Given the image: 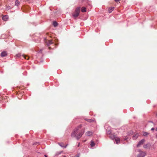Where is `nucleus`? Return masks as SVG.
<instances>
[{
	"instance_id": "nucleus-9",
	"label": "nucleus",
	"mask_w": 157,
	"mask_h": 157,
	"mask_svg": "<svg viewBox=\"0 0 157 157\" xmlns=\"http://www.w3.org/2000/svg\"><path fill=\"white\" fill-rule=\"evenodd\" d=\"M139 136V134L138 133H136L133 136L132 138L133 140H136L138 138Z\"/></svg>"
},
{
	"instance_id": "nucleus-23",
	"label": "nucleus",
	"mask_w": 157,
	"mask_h": 157,
	"mask_svg": "<svg viewBox=\"0 0 157 157\" xmlns=\"http://www.w3.org/2000/svg\"><path fill=\"white\" fill-rule=\"evenodd\" d=\"M154 129H155V128H152L151 129V130H154Z\"/></svg>"
},
{
	"instance_id": "nucleus-8",
	"label": "nucleus",
	"mask_w": 157,
	"mask_h": 157,
	"mask_svg": "<svg viewBox=\"0 0 157 157\" xmlns=\"http://www.w3.org/2000/svg\"><path fill=\"white\" fill-rule=\"evenodd\" d=\"M150 146V144L149 143H148L144 145L143 146V147L144 148H147L148 147H149Z\"/></svg>"
},
{
	"instance_id": "nucleus-20",
	"label": "nucleus",
	"mask_w": 157,
	"mask_h": 157,
	"mask_svg": "<svg viewBox=\"0 0 157 157\" xmlns=\"http://www.w3.org/2000/svg\"><path fill=\"white\" fill-rule=\"evenodd\" d=\"M21 54L20 53L16 54V56L17 57H19L21 56Z\"/></svg>"
},
{
	"instance_id": "nucleus-28",
	"label": "nucleus",
	"mask_w": 157,
	"mask_h": 157,
	"mask_svg": "<svg viewBox=\"0 0 157 157\" xmlns=\"http://www.w3.org/2000/svg\"><path fill=\"white\" fill-rule=\"evenodd\" d=\"M44 156L45 157H48V156H47V155H45Z\"/></svg>"
},
{
	"instance_id": "nucleus-13",
	"label": "nucleus",
	"mask_w": 157,
	"mask_h": 157,
	"mask_svg": "<svg viewBox=\"0 0 157 157\" xmlns=\"http://www.w3.org/2000/svg\"><path fill=\"white\" fill-rule=\"evenodd\" d=\"M85 120L87 121V122H92L93 121H94V120H92L91 119H85Z\"/></svg>"
},
{
	"instance_id": "nucleus-29",
	"label": "nucleus",
	"mask_w": 157,
	"mask_h": 157,
	"mask_svg": "<svg viewBox=\"0 0 157 157\" xmlns=\"http://www.w3.org/2000/svg\"><path fill=\"white\" fill-rule=\"evenodd\" d=\"M155 130H156V131H157V127L156 128V129Z\"/></svg>"
},
{
	"instance_id": "nucleus-24",
	"label": "nucleus",
	"mask_w": 157,
	"mask_h": 157,
	"mask_svg": "<svg viewBox=\"0 0 157 157\" xmlns=\"http://www.w3.org/2000/svg\"><path fill=\"white\" fill-rule=\"evenodd\" d=\"M79 145H80V143H78V147H79Z\"/></svg>"
},
{
	"instance_id": "nucleus-12",
	"label": "nucleus",
	"mask_w": 157,
	"mask_h": 157,
	"mask_svg": "<svg viewBox=\"0 0 157 157\" xmlns=\"http://www.w3.org/2000/svg\"><path fill=\"white\" fill-rule=\"evenodd\" d=\"M53 42L52 40H49L48 41L47 44L48 46H49L50 44H52Z\"/></svg>"
},
{
	"instance_id": "nucleus-25",
	"label": "nucleus",
	"mask_w": 157,
	"mask_h": 157,
	"mask_svg": "<svg viewBox=\"0 0 157 157\" xmlns=\"http://www.w3.org/2000/svg\"><path fill=\"white\" fill-rule=\"evenodd\" d=\"M59 144V145H60L61 147H63V146L62 145H61L60 144Z\"/></svg>"
},
{
	"instance_id": "nucleus-22",
	"label": "nucleus",
	"mask_w": 157,
	"mask_h": 157,
	"mask_svg": "<svg viewBox=\"0 0 157 157\" xmlns=\"http://www.w3.org/2000/svg\"><path fill=\"white\" fill-rule=\"evenodd\" d=\"M115 1L117 2H119L120 0H114Z\"/></svg>"
},
{
	"instance_id": "nucleus-4",
	"label": "nucleus",
	"mask_w": 157,
	"mask_h": 157,
	"mask_svg": "<svg viewBox=\"0 0 157 157\" xmlns=\"http://www.w3.org/2000/svg\"><path fill=\"white\" fill-rule=\"evenodd\" d=\"M138 151L140 153L137 155V157H144L146 155V153L145 152L142 151L140 149H139Z\"/></svg>"
},
{
	"instance_id": "nucleus-16",
	"label": "nucleus",
	"mask_w": 157,
	"mask_h": 157,
	"mask_svg": "<svg viewBox=\"0 0 157 157\" xmlns=\"http://www.w3.org/2000/svg\"><path fill=\"white\" fill-rule=\"evenodd\" d=\"M95 144L93 141H91L90 145L91 147H93L95 145Z\"/></svg>"
},
{
	"instance_id": "nucleus-5",
	"label": "nucleus",
	"mask_w": 157,
	"mask_h": 157,
	"mask_svg": "<svg viewBox=\"0 0 157 157\" xmlns=\"http://www.w3.org/2000/svg\"><path fill=\"white\" fill-rule=\"evenodd\" d=\"M145 142V140L144 139L141 140L139 142L138 144L137 145V147H140L141 145H143Z\"/></svg>"
},
{
	"instance_id": "nucleus-3",
	"label": "nucleus",
	"mask_w": 157,
	"mask_h": 157,
	"mask_svg": "<svg viewBox=\"0 0 157 157\" xmlns=\"http://www.w3.org/2000/svg\"><path fill=\"white\" fill-rule=\"evenodd\" d=\"M80 10V7H78L76 8L75 12L73 14V16L74 17L76 18L78 16Z\"/></svg>"
},
{
	"instance_id": "nucleus-1",
	"label": "nucleus",
	"mask_w": 157,
	"mask_h": 157,
	"mask_svg": "<svg viewBox=\"0 0 157 157\" xmlns=\"http://www.w3.org/2000/svg\"><path fill=\"white\" fill-rule=\"evenodd\" d=\"M82 127V125H80L78 127L75 128L73 132L71 134V136L72 137H75L77 140H78L84 134L85 129L84 128L82 129L81 131H78V130L79 128H81Z\"/></svg>"
},
{
	"instance_id": "nucleus-26",
	"label": "nucleus",
	"mask_w": 157,
	"mask_h": 157,
	"mask_svg": "<svg viewBox=\"0 0 157 157\" xmlns=\"http://www.w3.org/2000/svg\"><path fill=\"white\" fill-rule=\"evenodd\" d=\"M108 133H109V134H110V132L109 131H108Z\"/></svg>"
},
{
	"instance_id": "nucleus-2",
	"label": "nucleus",
	"mask_w": 157,
	"mask_h": 157,
	"mask_svg": "<svg viewBox=\"0 0 157 157\" xmlns=\"http://www.w3.org/2000/svg\"><path fill=\"white\" fill-rule=\"evenodd\" d=\"M110 137L113 140H115L116 141L117 144L120 142V139L119 138L117 137L116 136L113 135L111 134L110 136Z\"/></svg>"
},
{
	"instance_id": "nucleus-21",
	"label": "nucleus",
	"mask_w": 157,
	"mask_h": 157,
	"mask_svg": "<svg viewBox=\"0 0 157 157\" xmlns=\"http://www.w3.org/2000/svg\"><path fill=\"white\" fill-rule=\"evenodd\" d=\"M130 134L132 135L133 133V132L132 131H130Z\"/></svg>"
},
{
	"instance_id": "nucleus-19",
	"label": "nucleus",
	"mask_w": 157,
	"mask_h": 157,
	"mask_svg": "<svg viewBox=\"0 0 157 157\" xmlns=\"http://www.w3.org/2000/svg\"><path fill=\"white\" fill-rule=\"evenodd\" d=\"M148 134V133L147 132H144L143 133V135L144 136H146Z\"/></svg>"
},
{
	"instance_id": "nucleus-7",
	"label": "nucleus",
	"mask_w": 157,
	"mask_h": 157,
	"mask_svg": "<svg viewBox=\"0 0 157 157\" xmlns=\"http://www.w3.org/2000/svg\"><path fill=\"white\" fill-rule=\"evenodd\" d=\"M93 132L91 131H88L86 132L85 133V135L86 136H90L92 135L93 134Z\"/></svg>"
},
{
	"instance_id": "nucleus-27",
	"label": "nucleus",
	"mask_w": 157,
	"mask_h": 157,
	"mask_svg": "<svg viewBox=\"0 0 157 157\" xmlns=\"http://www.w3.org/2000/svg\"><path fill=\"white\" fill-rule=\"evenodd\" d=\"M156 138L157 139V134L156 135Z\"/></svg>"
},
{
	"instance_id": "nucleus-11",
	"label": "nucleus",
	"mask_w": 157,
	"mask_h": 157,
	"mask_svg": "<svg viewBox=\"0 0 157 157\" xmlns=\"http://www.w3.org/2000/svg\"><path fill=\"white\" fill-rule=\"evenodd\" d=\"M7 53L6 52H2L1 54V56L2 57H4L6 56L7 55Z\"/></svg>"
},
{
	"instance_id": "nucleus-15",
	"label": "nucleus",
	"mask_w": 157,
	"mask_h": 157,
	"mask_svg": "<svg viewBox=\"0 0 157 157\" xmlns=\"http://www.w3.org/2000/svg\"><path fill=\"white\" fill-rule=\"evenodd\" d=\"M20 4V2L18 0H16L15 2V5L18 6Z\"/></svg>"
},
{
	"instance_id": "nucleus-30",
	"label": "nucleus",
	"mask_w": 157,
	"mask_h": 157,
	"mask_svg": "<svg viewBox=\"0 0 157 157\" xmlns=\"http://www.w3.org/2000/svg\"><path fill=\"white\" fill-rule=\"evenodd\" d=\"M63 157H66V156H64Z\"/></svg>"
},
{
	"instance_id": "nucleus-14",
	"label": "nucleus",
	"mask_w": 157,
	"mask_h": 157,
	"mask_svg": "<svg viewBox=\"0 0 157 157\" xmlns=\"http://www.w3.org/2000/svg\"><path fill=\"white\" fill-rule=\"evenodd\" d=\"M86 8L85 7H82L81 9V11L82 12H85L86 11Z\"/></svg>"
},
{
	"instance_id": "nucleus-17",
	"label": "nucleus",
	"mask_w": 157,
	"mask_h": 157,
	"mask_svg": "<svg viewBox=\"0 0 157 157\" xmlns=\"http://www.w3.org/2000/svg\"><path fill=\"white\" fill-rule=\"evenodd\" d=\"M23 56L24 58L25 59L28 60L29 58V57L27 56H25L24 55H23Z\"/></svg>"
},
{
	"instance_id": "nucleus-10",
	"label": "nucleus",
	"mask_w": 157,
	"mask_h": 157,
	"mask_svg": "<svg viewBox=\"0 0 157 157\" xmlns=\"http://www.w3.org/2000/svg\"><path fill=\"white\" fill-rule=\"evenodd\" d=\"M114 9V7H111L109 8L108 12L109 13H111Z\"/></svg>"
},
{
	"instance_id": "nucleus-31",
	"label": "nucleus",
	"mask_w": 157,
	"mask_h": 157,
	"mask_svg": "<svg viewBox=\"0 0 157 157\" xmlns=\"http://www.w3.org/2000/svg\"><path fill=\"white\" fill-rule=\"evenodd\" d=\"M127 139L125 138V140H127Z\"/></svg>"
},
{
	"instance_id": "nucleus-18",
	"label": "nucleus",
	"mask_w": 157,
	"mask_h": 157,
	"mask_svg": "<svg viewBox=\"0 0 157 157\" xmlns=\"http://www.w3.org/2000/svg\"><path fill=\"white\" fill-rule=\"evenodd\" d=\"M57 23L56 21H54L53 22V25L55 27H56L57 25Z\"/></svg>"
},
{
	"instance_id": "nucleus-6",
	"label": "nucleus",
	"mask_w": 157,
	"mask_h": 157,
	"mask_svg": "<svg viewBox=\"0 0 157 157\" xmlns=\"http://www.w3.org/2000/svg\"><path fill=\"white\" fill-rule=\"evenodd\" d=\"M9 19V16L7 15H6L5 16H3L2 17V19L4 21H6L8 20Z\"/></svg>"
}]
</instances>
